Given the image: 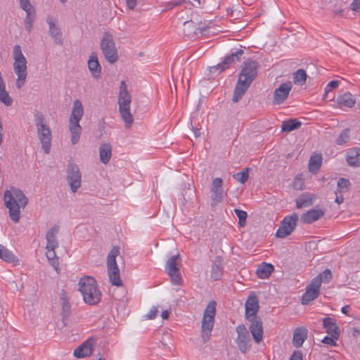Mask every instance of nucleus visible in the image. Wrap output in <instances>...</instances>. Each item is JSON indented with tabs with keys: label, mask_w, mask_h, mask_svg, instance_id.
<instances>
[{
	"label": "nucleus",
	"mask_w": 360,
	"mask_h": 360,
	"mask_svg": "<svg viewBox=\"0 0 360 360\" xmlns=\"http://www.w3.org/2000/svg\"><path fill=\"white\" fill-rule=\"evenodd\" d=\"M158 313V310L156 307H153L149 313L146 315L147 319H154Z\"/></svg>",
	"instance_id": "obj_53"
},
{
	"label": "nucleus",
	"mask_w": 360,
	"mask_h": 360,
	"mask_svg": "<svg viewBox=\"0 0 360 360\" xmlns=\"http://www.w3.org/2000/svg\"><path fill=\"white\" fill-rule=\"evenodd\" d=\"M143 55H144V53L143 52L139 53L140 56H143Z\"/></svg>",
	"instance_id": "obj_63"
},
{
	"label": "nucleus",
	"mask_w": 360,
	"mask_h": 360,
	"mask_svg": "<svg viewBox=\"0 0 360 360\" xmlns=\"http://www.w3.org/2000/svg\"><path fill=\"white\" fill-rule=\"evenodd\" d=\"M88 68L91 76L95 79H99L101 74V66L98 62L97 53L92 52L88 60Z\"/></svg>",
	"instance_id": "obj_20"
},
{
	"label": "nucleus",
	"mask_w": 360,
	"mask_h": 360,
	"mask_svg": "<svg viewBox=\"0 0 360 360\" xmlns=\"http://www.w3.org/2000/svg\"><path fill=\"white\" fill-rule=\"evenodd\" d=\"M108 275L110 282L112 285L120 287L122 285V281L120 278V269L117 264H107Z\"/></svg>",
	"instance_id": "obj_21"
},
{
	"label": "nucleus",
	"mask_w": 360,
	"mask_h": 360,
	"mask_svg": "<svg viewBox=\"0 0 360 360\" xmlns=\"http://www.w3.org/2000/svg\"><path fill=\"white\" fill-rule=\"evenodd\" d=\"M216 305L217 303L215 301L210 302L203 314L201 326V337L204 342H207L211 337L216 315Z\"/></svg>",
	"instance_id": "obj_8"
},
{
	"label": "nucleus",
	"mask_w": 360,
	"mask_h": 360,
	"mask_svg": "<svg viewBox=\"0 0 360 360\" xmlns=\"http://www.w3.org/2000/svg\"><path fill=\"white\" fill-rule=\"evenodd\" d=\"M131 102V97L127 90V85L124 81H122L119 88V112L125 123V127L127 129L131 127L134 122V117L130 111Z\"/></svg>",
	"instance_id": "obj_6"
},
{
	"label": "nucleus",
	"mask_w": 360,
	"mask_h": 360,
	"mask_svg": "<svg viewBox=\"0 0 360 360\" xmlns=\"http://www.w3.org/2000/svg\"><path fill=\"white\" fill-rule=\"evenodd\" d=\"M120 253V249L118 247H114L109 252L107 257V264H117L116 257Z\"/></svg>",
	"instance_id": "obj_46"
},
{
	"label": "nucleus",
	"mask_w": 360,
	"mask_h": 360,
	"mask_svg": "<svg viewBox=\"0 0 360 360\" xmlns=\"http://www.w3.org/2000/svg\"><path fill=\"white\" fill-rule=\"evenodd\" d=\"M0 101L6 106H11L13 103L12 98L6 89V84L0 72Z\"/></svg>",
	"instance_id": "obj_29"
},
{
	"label": "nucleus",
	"mask_w": 360,
	"mask_h": 360,
	"mask_svg": "<svg viewBox=\"0 0 360 360\" xmlns=\"http://www.w3.org/2000/svg\"><path fill=\"white\" fill-rule=\"evenodd\" d=\"M127 6L130 9H134L137 4V0H125Z\"/></svg>",
	"instance_id": "obj_57"
},
{
	"label": "nucleus",
	"mask_w": 360,
	"mask_h": 360,
	"mask_svg": "<svg viewBox=\"0 0 360 360\" xmlns=\"http://www.w3.org/2000/svg\"><path fill=\"white\" fill-rule=\"evenodd\" d=\"M350 309V307L349 305H345L342 307L341 311L345 314H348Z\"/></svg>",
	"instance_id": "obj_59"
},
{
	"label": "nucleus",
	"mask_w": 360,
	"mask_h": 360,
	"mask_svg": "<svg viewBox=\"0 0 360 360\" xmlns=\"http://www.w3.org/2000/svg\"><path fill=\"white\" fill-rule=\"evenodd\" d=\"M192 129H193V131L195 134V136L196 138L199 137L200 136V129L196 128V127H192Z\"/></svg>",
	"instance_id": "obj_60"
},
{
	"label": "nucleus",
	"mask_w": 360,
	"mask_h": 360,
	"mask_svg": "<svg viewBox=\"0 0 360 360\" xmlns=\"http://www.w3.org/2000/svg\"><path fill=\"white\" fill-rule=\"evenodd\" d=\"M290 360H303L302 354L300 351H295L291 355Z\"/></svg>",
	"instance_id": "obj_55"
},
{
	"label": "nucleus",
	"mask_w": 360,
	"mask_h": 360,
	"mask_svg": "<svg viewBox=\"0 0 360 360\" xmlns=\"http://www.w3.org/2000/svg\"><path fill=\"white\" fill-rule=\"evenodd\" d=\"M349 140V129H345L343 130L336 139V143L338 145L346 143Z\"/></svg>",
	"instance_id": "obj_43"
},
{
	"label": "nucleus",
	"mask_w": 360,
	"mask_h": 360,
	"mask_svg": "<svg viewBox=\"0 0 360 360\" xmlns=\"http://www.w3.org/2000/svg\"><path fill=\"white\" fill-rule=\"evenodd\" d=\"M223 180L222 179L217 177L215 178L211 186V198L212 202L211 206L214 207L217 204L222 202L224 196V192L223 191Z\"/></svg>",
	"instance_id": "obj_15"
},
{
	"label": "nucleus",
	"mask_w": 360,
	"mask_h": 360,
	"mask_svg": "<svg viewBox=\"0 0 360 360\" xmlns=\"http://www.w3.org/2000/svg\"><path fill=\"white\" fill-rule=\"evenodd\" d=\"M350 182L348 179L345 178H340L338 181L337 191L340 193H344L349 190Z\"/></svg>",
	"instance_id": "obj_41"
},
{
	"label": "nucleus",
	"mask_w": 360,
	"mask_h": 360,
	"mask_svg": "<svg viewBox=\"0 0 360 360\" xmlns=\"http://www.w3.org/2000/svg\"><path fill=\"white\" fill-rule=\"evenodd\" d=\"M62 314L63 317L68 316L70 313V305L67 300L65 292H63L60 297Z\"/></svg>",
	"instance_id": "obj_40"
},
{
	"label": "nucleus",
	"mask_w": 360,
	"mask_h": 360,
	"mask_svg": "<svg viewBox=\"0 0 360 360\" xmlns=\"http://www.w3.org/2000/svg\"><path fill=\"white\" fill-rule=\"evenodd\" d=\"M298 219V215L295 213L285 217L281 221L276 233V236L278 238H283L291 234L297 226Z\"/></svg>",
	"instance_id": "obj_11"
},
{
	"label": "nucleus",
	"mask_w": 360,
	"mask_h": 360,
	"mask_svg": "<svg viewBox=\"0 0 360 360\" xmlns=\"http://www.w3.org/2000/svg\"><path fill=\"white\" fill-rule=\"evenodd\" d=\"M248 168H245L240 172L233 174V177L240 182V184H245L248 179Z\"/></svg>",
	"instance_id": "obj_42"
},
{
	"label": "nucleus",
	"mask_w": 360,
	"mask_h": 360,
	"mask_svg": "<svg viewBox=\"0 0 360 360\" xmlns=\"http://www.w3.org/2000/svg\"><path fill=\"white\" fill-rule=\"evenodd\" d=\"M336 102L340 108H352L356 103V99L351 93L345 92L337 97Z\"/></svg>",
	"instance_id": "obj_24"
},
{
	"label": "nucleus",
	"mask_w": 360,
	"mask_h": 360,
	"mask_svg": "<svg viewBox=\"0 0 360 360\" xmlns=\"http://www.w3.org/2000/svg\"><path fill=\"white\" fill-rule=\"evenodd\" d=\"M212 24V23L210 22L207 26L199 25L198 27H196V25L193 21H186L184 23V32L186 35L188 36L198 34H210L208 30L211 28L210 25Z\"/></svg>",
	"instance_id": "obj_18"
},
{
	"label": "nucleus",
	"mask_w": 360,
	"mask_h": 360,
	"mask_svg": "<svg viewBox=\"0 0 360 360\" xmlns=\"http://www.w3.org/2000/svg\"><path fill=\"white\" fill-rule=\"evenodd\" d=\"M66 179L72 193H75L81 187L82 174L77 165L68 164Z\"/></svg>",
	"instance_id": "obj_10"
},
{
	"label": "nucleus",
	"mask_w": 360,
	"mask_h": 360,
	"mask_svg": "<svg viewBox=\"0 0 360 360\" xmlns=\"http://www.w3.org/2000/svg\"><path fill=\"white\" fill-rule=\"evenodd\" d=\"M337 340L338 339H336V338H334V337L330 335V336H326L323 338V340H322V342L324 344L329 345H331V346H335L336 345L335 341Z\"/></svg>",
	"instance_id": "obj_51"
},
{
	"label": "nucleus",
	"mask_w": 360,
	"mask_h": 360,
	"mask_svg": "<svg viewBox=\"0 0 360 360\" xmlns=\"http://www.w3.org/2000/svg\"><path fill=\"white\" fill-rule=\"evenodd\" d=\"M185 3H189L194 7H198L200 6V0H184Z\"/></svg>",
	"instance_id": "obj_58"
},
{
	"label": "nucleus",
	"mask_w": 360,
	"mask_h": 360,
	"mask_svg": "<svg viewBox=\"0 0 360 360\" xmlns=\"http://www.w3.org/2000/svg\"><path fill=\"white\" fill-rule=\"evenodd\" d=\"M179 257V255H174L171 257L166 263L165 270L167 274L170 276L172 282L174 285H179L180 283L181 278L179 274V269L178 267L177 259Z\"/></svg>",
	"instance_id": "obj_16"
},
{
	"label": "nucleus",
	"mask_w": 360,
	"mask_h": 360,
	"mask_svg": "<svg viewBox=\"0 0 360 360\" xmlns=\"http://www.w3.org/2000/svg\"><path fill=\"white\" fill-rule=\"evenodd\" d=\"M274 267L272 264L263 262L257 269V275L259 278H267L273 272Z\"/></svg>",
	"instance_id": "obj_33"
},
{
	"label": "nucleus",
	"mask_w": 360,
	"mask_h": 360,
	"mask_svg": "<svg viewBox=\"0 0 360 360\" xmlns=\"http://www.w3.org/2000/svg\"><path fill=\"white\" fill-rule=\"evenodd\" d=\"M307 338V330L304 328H297L293 334V345L297 347H301Z\"/></svg>",
	"instance_id": "obj_30"
},
{
	"label": "nucleus",
	"mask_w": 360,
	"mask_h": 360,
	"mask_svg": "<svg viewBox=\"0 0 360 360\" xmlns=\"http://www.w3.org/2000/svg\"><path fill=\"white\" fill-rule=\"evenodd\" d=\"M307 73L303 69H300L294 73L293 82L295 84L303 85L307 80Z\"/></svg>",
	"instance_id": "obj_39"
},
{
	"label": "nucleus",
	"mask_w": 360,
	"mask_h": 360,
	"mask_svg": "<svg viewBox=\"0 0 360 360\" xmlns=\"http://www.w3.org/2000/svg\"><path fill=\"white\" fill-rule=\"evenodd\" d=\"M343 193H340V192H338V191H335V195H336V198H335V202L338 203V204H341L342 202H343L344 201V197H343Z\"/></svg>",
	"instance_id": "obj_56"
},
{
	"label": "nucleus",
	"mask_w": 360,
	"mask_h": 360,
	"mask_svg": "<svg viewBox=\"0 0 360 360\" xmlns=\"http://www.w3.org/2000/svg\"><path fill=\"white\" fill-rule=\"evenodd\" d=\"M323 214L324 212L321 210L311 209L307 212L304 213L301 217V219L304 224H311L320 219Z\"/></svg>",
	"instance_id": "obj_25"
},
{
	"label": "nucleus",
	"mask_w": 360,
	"mask_h": 360,
	"mask_svg": "<svg viewBox=\"0 0 360 360\" xmlns=\"http://www.w3.org/2000/svg\"><path fill=\"white\" fill-rule=\"evenodd\" d=\"M322 156L320 154H315L311 156L309 162V170L311 172H316L321 167Z\"/></svg>",
	"instance_id": "obj_37"
},
{
	"label": "nucleus",
	"mask_w": 360,
	"mask_h": 360,
	"mask_svg": "<svg viewBox=\"0 0 360 360\" xmlns=\"http://www.w3.org/2000/svg\"><path fill=\"white\" fill-rule=\"evenodd\" d=\"M331 278H332V273H331L330 270L326 269L325 271H323L322 273H321L319 276H317L314 278L319 279L320 285H321L322 282L328 283L330 281V280L331 279Z\"/></svg>",
	"instance_id": "obj_45"
},
{
	"label": "nucleus",
	"mask_w": 360,
	"mask_h": 360,
	"mask_svg": "<svg viewBox=\"0 0 360 360\" xmlns=\"http://www.w3.org/2000/svg\"><path fill=\"white\" fill-rule=\"evenodd\" d=\"M323 325L326 329V333L336 339H338L340 336V328L337 325L335 320L330 318L326 317L323 319Z\"/></svg>",
	"instance_id": "obj_22"
},
{
	"label": "nucleus",
	"mask_w": 360,
	"mask_h": 360,
	"mask_svg": "<svg viewBox=\"0 0 360 360\" xmlns=\"http://www.w3.org/2000/svg\"><path fill=\"white\" fill-rule=\"evenodd\" d=\"M237 338L236 344L240 351L245 354L251 347V338L249 332L244 325H239L236 327Z\"/></svg>",
	"instance_id": "obj_12"
},
{
	"label": "nucleus",
	"mask_w": 360,
	"mask_h": 360,
	"mask_svg": "<svg viewBox=\"0 0 360 360\" xmlns=\"http://www.w3.org/2000/svg\"><path fill=\"white\" fill-rule=\"evenodd\" d=\"M257 75V63L255 61L245 62L238 76L232 101L237 103L245 94Z\"/></svg>",
	"instance_id": "obj_3"
},
{
	"label": "nucleus",
	"mask_w": 360,
	"mask_h": 360,
	"mask_svg": "<svg viewBox=\"0 0 360 360\" xmlns=\"http://www.w3.org/2000/svg\"><path fill=\"white\" fill-rule=\"evenodd\" d=\"M221 259L217 257L212 267L211 277L214 281L219 280L223 274V268L221 264Z\"/></svg>",
	"instance_id": "obj_35"
},
{
	"label": "nucleus",
	"mask_w": 360,
	"mask_h": 360,
	"mask_svg": "<svg viewBox=\"0 0 360 360\" xmlns=\"http://www.w3.org/2000/svg\"><path fill=\"white\" fill-rule=\"evenodd\" d=\"M245 318L250 323V330L254 341L259 344L263 338V325L257 316L259 309L257 297L252 292L248 297L245 304Z\"/></svg>",
	"instance_id": "obj_2"
},
{
	"label": "nucleus",
	"mask_w": 360,
	"mask_h": 360,
	"mask_svg": "<svg viewBox=\"0 0 360 360\" xmlns=\"http://www.w3.org/2000/svg\"><path fill=\"white\" fill-rule=\"evenodd\" d=\"M351 10L360 12V0H354L350 4Z\"/></svg>",
	"instance_id": "obj_54"
},
{
	"label": "nucleus",
	"mask_w": 360,
	"mask_h": 360,
	"mask_svg": "<svg viewBox=\"0 0 360 360\" xmlns=\"http://www.w3.org/2000/svg\"><path fill=\"white\" fill-rule=\"evenodd\" d=\"M234 212L237 217H238V224L240 227H244L246 224V219H247V212L245 211L235 209Z\"/></svg>",
	"instance_id": "obj_44"
},
{
	"label": "nucleus",
	"mask_w": 360,
	"mask_h": 360,
	"mask_svg": "<svg viewBox=\"0 0 360 360\" xmlns=\"http://www.w3.org/2000/svg\"><path fill=\"white\" fill-rule=\"evenodd\" d=\"M243 54V51L242 49H238L235 53H233L231 55L226 56L221 63H219L217 65L211 67L210 72H214L217 70H219V72L224 71V70L227 69L231 65L239 61Z\"/></svg>",
	"instance_id": "obj_17"
},
{
	"label": "nucleus",
	"mask_w": 360,
	"mask_h": 360,
	"mask_svg": "<svg viewBox=\"0 0 360 360\" xmlns=\"http://www.w3.org/2000/svg\"><path fill=\"white\" fill-rule=\"evenodd\" d=\"M301 122L296 119H291L284 121L281 125V130L284 132H290L301 127Z\"/></svg>",
	"instance_id": "obj_36"
},
{
	"label": "nucleus",
	"mask_w": 360,
	"mask_h": 360,
	"mask_svg": "<svg viewBox=\"0 0 360 360\" xmlns=\"http://www.w3.org/2000/svg\"><path fill=\"white\" fill-rule=\"evenodd\" d=\"M112 147L110 143H103L99 148L100 160L103 164L109 162L112 156Z\"/></svg>",
	"instance_id": "obj_27"
},
{
	"label": "nucleus",
	"mask_w": 360,
	"mask_h": 360,
	"mask_svg": "<svg viewBox=\"0 0 360 360\" xmlns=\"http://www.w3.org/2000/svg\"><path fill=\"white\" fill-rule=\"evenodd\" d=\"M14 72L18 76L16 81V87L20 89L25 84L27 76V67H13Z\"/></svg>",
	"instance_id": "obj_31"
},
{
	"label": "nucleus",
	"mask_w": 360,
	"mask_h": 360,
	"mask_svg": "<svg viewBox=\"0 0 360 360\" xmlns=\"http://www.w3.org/2000/svg\"><path fill=\"white\" fill-rule=\"evenodd\" d=\"M0 259L7 262H18L16 257L6 247L0 244Z\"/></svg>",
	"instance_id": "obj_38"
},
{
	"label": "nucleus",
	"mask_w": 360,
	"mask_h": 360,
	"mask_svg": "<svg viewBox=\"0 0 360 360\" xmlns=\"http://www.w3.org/2000/svg\"><path fill=\"white\" fill-rule=\"evenodd\" d=\"M25 27L28 32H31L32 30V24H25Z\"/></svg>",
	"instance_id": "obj_62"
},
{
	"label": "nucleus",
	"mask_w": 360,
	"mask_h": 360,
	"mask_svg": "<svg viewBox=\"0 0 360 360\" xmlns=\"http://www.w3.org/2000/svg\"><path fill=\"white\" fill-rule=\"evenodd\" d=\"M320 282L318 278H313L307 286L305 292L302 296V304H308L320 295Z\"/></svg>",
	"instance_id": "obj_13"
},
{
	"label": "nucleus",
	"mask_w": 360,
	"mask_h": 360,
	"mask_svg": "<svg viewBox=\"0 0 360 360\" xmlns=\"http://www.w3.org/2000/svg\"><path fill=\"white\" fill-rule=\"evenodd\" d=\"M161 316L163 319H168L169 317V312L168 311L165 310L164 311H162V314H161Z\"/></svg>",
	"instance_id": "obj_61"
},
{
	"label": "nucleus",
	"mask_w": 360,
	"mask_h": 360,
	"mask_svg": "<svg viewBox=\"0 0 360 360\" xmlns=\"http://www.w3.org/2000/svg\"><path fill=\"white\" fill-rule=\"evenodd\" d=\"M13 67H27V60L19 45H15L13 47Z\"/></svg>",
	"instance_id": "obj_28"
},
{
	"label": "nucleus",
	"mask_w": 360,
	"mask_h": 360,
	"mask_svg": "<svg viewBox=\"0 0 360 360\" xmlns=\"http://www.w3.org/2000/svg\"><path fill=\"white\" fill-rule=\"evenodd\" d=\"M339 85V81L333 80L330 82L325 88V94H327L333 89L337 88Z\"/></svg>",
	"instance_id": "obj_50"
},
{
	"label": "nucleus",
	"mask_w": 360,
	"mask_h": 360,
	"mask_svg": "<svg viewBox=\"0 0 360 360\" xmlns=\"http://www.w3.org/2000/svg\"><path fill=\"white\" fill-rule=\"evenodd\" d=\"M34 122L37 127V137L41 144V148L46 154H49L51 152L52 143L51 130L44 115L41 113L35 115Z\"/></svg>",
	"instance_id": "obj_7"
},
{
	"label": "nucleus",
	"mask_w": 360,
	"mask_h": 360,
	"mask_svg": "<svg viewBox=\"0 0 360 360\" xmlns=\"http://www.w3.org/2000/svg\"><path fill=\"white\" fill-rule=\"evenodd\" d=\"M25 12L26 16L24 20L25 24H32L35 18L34 10Z\"/></svg>",
	"instance_id": "obj_49"
},
{
	"label": "nucleus",
	"mask_w": 360,
	"mask_h": 360,
	"mask_svg": "<svg viewBox=\"0 0 360 360\" xmlns=\"http://www.w3.org/2000/svg\"><path fill=\"white\" fill-rule=\"evenodd\" d=\"M78 285L85 303L89 305H95L101 301L102 294L93 277L85 276L82 278Z\"/></svg>",
	"instance_id": "obj_4"
},
{
	"label": "nucleus",
	"mask_w": 360,
	"mask_h": 360,
	"mask_svg": "<svg viewBox=\"0 0 360 360\" xmlns=\"http://www.w3.org/2000/svg\"><path fill=\"white\" fill-rule=\"evenodd\" d=\"M292 87V82L288 81L286 82L282 83L278 88H276L274 90L273 95V104L279 105L283 103L288 98Z\"/></svg>",
	"instance_id": "obj_14"
},
{
	"label": "nucleus",
	"mask_w": 360,
	"mask_h": 360,
	"mask_svg": "<svg viewBox=\"0 0 360 360\" xmlns=\"http://www.w3.org/2000/svg\"><path fill=\"white\" fill-rule=\"evenodd\" d=\"M46 257L49 261H52V264L54 265L56 259L55 250L46 249Z\"/></svg>",
	"instance_id": "obj_52"
},
{
	"label": "nucleus",
	"mask_w": 360,
	"mask_h": 360,
	"mask_svg": "<svg viewBox=\"0 0 360 360\" xmlns=\"http://www.w3.org/2000/svg\"><path fill=\"white\" fill-rule=\"evenodd\" d=\"M4 202L8 210L11 219L14 223H18L20 219V210L25 209L29 200L22 190L15 186H10L4 193Z\"/></svg>",
	"instance_id": "obj_1"
},
{
	"label": "nucleus",
	"mask_w": 360,
	"mask_h": 360,
	"mask_svg": "<svg viewBox=\"0 0 360 360\" xmlns=\"http://www.w3.org/2000/svg\"><path fill=\"white\" fill-rule=\"evenodd\" d=\"M221 0H205L204 4L207 5V6L211 9L218 8L220 4Z\"/></svg>",
	"instance_id": "obj_48"
},
{
	"label": "nucleus",
	"mask_w": 360,
	"mask_h": 360,
	"mask_svg": "<svg viewBox=\"0 0 360 360\" xmlns=\"http://www.w3.org/2000/svg\"><path fill=\"white\" fill-rule=\"evenodd\" d=\"M46 22L49 27V35L51 37L56 44L62 45L63 43V34L60 27L56 23V20L52 17H49L46 20Z\"/></svg>",
	"instance_id": "obj_19"
},
{
	"label": "nucleus",
	"mask_w": 360,
	"mask_h": 360,
	"mask_svg": "<svg viewBox=\"0 0 360 360\" xmlns=\"http://www.w3.org/2000/svg\"><path fill=\"white\" fill-rule=\"evenodd\" d=\"M101 49L106 60L110 64L115 63L118 59L117 51L113 36L109 32H105L101 40Z\"/></svg>",
	"instance_id": "obj_9"
},
{
	"label": "nucleus",
	"mask_w": 360,
	"mask_h": 360,
	"mask_svg": "<svg viewBox=\"0 0 360 360\" xmlns=\"http://www.w3.org/2000/svg\"><path fill=\"white\" fill-rule=\"evenodd\" d=\"M92 352V344L87 340L75 349L74 356L77 358H84L90 356Z\"/></svg>",
	"instance_id": "obj_26"
},
{
	"label": "nucleus",
	"mask_w": 360,
	"mask_h": 360,
	"mask_svg": "<svg viewBox=\"0 0 360 360\" xmlns=\"http://www.w3.org/2000/svg\"><path fill=\"white\" fill-rule=\"evenodd\" d=\"M347 162L351 166H360V148L350 150L347 153Z\"/></svg>",
	"instance_id": "obj_34"
},
{
	"label": "nucleus",
	"mask_w": 360,
	"mask_h": 360,
	"mask_svg": "<svg viewBox=\"0 0 360 360\" xmlns=\"http://www.w3.org/2000/svg\"><path fill=\"white\" fill-rule=\"evenodd\" d=\"M84 115V107L79 100H75L73 103L70 117L69 118V131L71 135V143L77 144L80 139L82 128L79 122Z\"/></svg>",
	"instance_id": "obj_5"
},
{
	"label": "nucleus",
	"mask_w": 360,
	"mask_h": 360,
	"mask_svg": "<svg viewBox=\"0 0 360 360\" xmlns=\"http://www.w3.org/2000/svg\"><path fill=\"white\" fill-rule=\"evenodd\" d=\"M314 195L311 193H302L296 199V205L298 209L307 207L313 204Z\"/></svg>",
	"instance_id": "obj_32"
},
{
	"label": "nucleus",
	"mask_w": 360,
	"mask_h": 360,
	"mask_svg": "<svg viewBox=\"0 0 360 360\" xmlns=\"http://www.w3.org/2000/svg\"><path fill=\"white\" fill-rule=\"evenodd\" d=\"M20 7L25 11H34L30 0H19Z\"/></svg>",
	"instance_id": "obj_47"
},
{
	"label": "nucleus",
	"mask_w": 360,
	"mask_h": 360,
	"mask_svg": "<svg viewBox=\"0 0 360 360\" xmlns=\"http://www.w3.org/2000/svg\"><path fill=\"white\" fill-rule=\"evenodd\" d=\"M59 229L58 226H53L48 231L46 235L47 241L46 249L55 250L58 247V242L56 239V235Z\"/></svg>",
	"instance_id": "obj_23"
},
{
	"label": "nucleus",
	"mask_w": 360,
	"mask_h": 360,
	"mask_svg": "<svg viewBox=\"0 0 360 360\" xmlns=\"http://www.w3.org/2000/svg\"><path fill=\"white\" fill-rule=\"evenodd\" d=\"M326 360H335V359L333 358H328Z\"/></svg>",
	"instance_id": "obj_64"
}]
</instances>
